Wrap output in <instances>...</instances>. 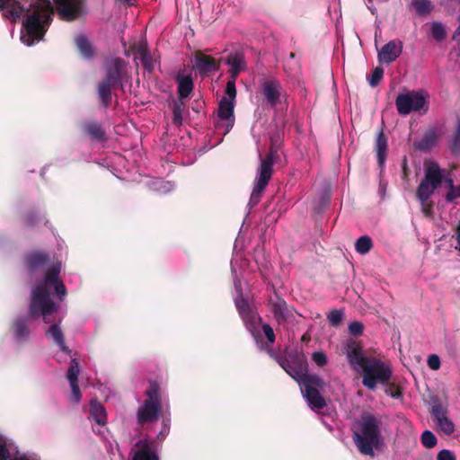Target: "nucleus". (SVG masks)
<instances>
[{
    "instance_id": "1",
    "label": "nucleus",
    "mask_w": 460,
    "mask_h": 460,
    "mask_svg": "<svg viewBox=\"0 0 460 460\" xmlns=\"http://www.w3.org/2000/svg\"><path fill=\"white\" fill-rule=\"evenodd\" d=\"M61 262L57 261L48 269L42 280L34 285L31 292L28 314L33 319L41 318L50 326L45 335L51 340L66 356L71 350L66 345L63 331L60 327L62 316L59 314V303L65 299L66 289L59 279Z\"/></svg>"
},
{
    "instance_id": "2",
    "label": "nucleus",
    "mask_w": 460,
    "mask_h": 460,
    "mask_svg": "<svg viewBox=\"0 0 460 460\" xmlns=\"http://www.w3.org/2000/svg\"><path fill=\"white\" fill-rule=\"evenodd\" d=\"M0 10H4V15L13 21L26 15L21 40L27 46L43 38L53 14L50 0H0Z\"/></svg>"
},
{
    "instance_id": "3",
    "label": "nucleus",
    "mask_w": 460,
    "mask_h": 460,
    "mask_svg": "<svg viewBox=\"0 0 460 460\" xmlns=\"http://www.w3.org/2000/svg\"><path fill=\"white\" fill-rule=\"evenodd\" d=\"M245 260L240 252H234L231 260V273L235 291L234 305L247 331L252 334L258 348L267 350L272 356L270 346L275 341L274 331L267 323L261 324V318L254 309L248 296L243 294L242 282L237 270L243 269Z\"/></svg>"
},
{
    "instance_id": "4",
    "label": "nucleus",
    "mask_w": 460,
    "mask_h": 460,
    "mask_svg": "<svg viewBox=\"0 0 460 460\" xmlns=\"http://www.w3.org/2000/svg\"><path fill=\"white\" fill-rule=\"evenodd\" d=\"M278 362L299 384L303 397L311 410L318 411L325 407V400L318 391L323 386V381L316 375L308 374L306 358L303 353L278 359Z\"/></svg>"
},
{
    "instance_id": "5",
    "label": "nucleus",
    "mask_w": 460,
    "mask_h": 460,
    "mask_svg": "<svg viewBox=\"0 0 460 460\" xmlns=\"http://www.w3.org/2000/svg\"><path fill=\"white\" fill-rule=\"evenodd\" d=\"M343 352L350 367L358 373H363L362 384L369 390H375L378 383L385 384L390 379L391 368L377 358L367 357L356 341L348 340Z\"/></svg>"
},
{
    "instance_id": "6",
    "label": "nucleus",
    "mask_w": 460,
    "mask_h": 460,
    "mask_svg": "<svg viewBox=\"0 0 460 460\" xmlns=\"http://www.w3.org/2000/svg\"><path fill=\"white\" fill-rule=\"evenodd\" d=\"M382 421L371 413H364L353 427V441L358 451L373 456L385 445Z\"/></svg>"
},
{
    "instance_id": "7",
    "label": "nucleus",
    "mask_w": 460,
    "mask_h": 460,
    "mask_svg": "<svg viewBox=\"0 0 460 460\" xmlns=\"http://www.w3.org/2000/svg\"><path fill=\"white\" fill-rule=\"evenodd\" d=\"M146 394L147 399L137 411V420L140 424L153 422L156 420L162 406L166 408L165 413L162 419V429L157 435V438L163 440L169 433L171 418L168 411V398L164 395L156 382H151Z\"/></svg>"
},
{
    "instance_id": "8",
    "label": "nucleus",
    "mask_w": 460,
    "mask_h": 460,
    "mask_svg": "<svg viewBox=\"0 0 460 460\" xmlns=\"http://www.w3.org/2000/svg\"><path fill=\"white\" fill-rule=\"evenodd\" d=\"M444 178V172L435 162H429L425 166V177L420 182L417 190V198L420 200L422 211L425 215H429V208L427 201L433 194L434 190L438 188Z\"/></svg>"
},
{
    "instance_id": "9",
    "label": "nucleus",
    "mask_w": 460,
    "mask_h": 460,
    "mask_svg": "<svg viewBox=\"0 0 460 460\" xmlns=\"http://www.w3.org/2000/svg\"><path fill=\"white\" fill-rule=\"evenodd\" d=\"M236 88L234 81H229L226 87V96H224L218 103L217 120L216 128L223 134H227L234 124V109L235 105Z\"/></svg>"
},
{
    "instance_id": "10",
    "label": "nucleus",
    "mask_w": 460,
    "mask_h": 460,
    "mask_svg": "<svg viewBox=\"0 0 460 460\" xmlns=\"http://www.w3.org/2000/svg\"><path fill=\"white\" fill-rule=\"evenodd\" d=\"M273 160V150L270 152L266 158L261 159V165L258 169L253 190L251 194V203L257 204L259 202L261 193L268 185L272 174Z\"/></svg>"
},
{
    "instance_id": "11",
    "label": "nucleus",
    "mask_w": 460,
    "mask_h": 460,
    "mask_svg": "<svg viewBox=\"0 0 460 460\" xmlns=\"http://www.w3.org/2000/svg\"><path fill=\"white\" fill-rule=\"evenodd\" d=\"M395 103L398 112L402 115H407L411 111H423L426 112L428 111L426 97L422 93L409 92L399 94Z\"/></svg>"
},
{
    "instance_id": "12",
    "label": "nucleus",
    "mask_w": 460,
    "mask_h": 460,
    "mask_svg": "<svg viewBox=\"0 0 460 460\" xmlns=\"http://www.w3.org/2000/svg\"><path fill=\"white\" fill-rule=\"evenodd\" d=\"M260 93L270 107H276L286 102V92L276 78L262 79L260 84Z\"/></svg>"
},
{
    "instance_id": "13",
    "label": "nucleus",
    "mask_w": 460,
    "mask_h": 460,
    "mask_svg": "<svg viewBox=\"0 0 460 460\" xmlns=\"http://www.w3.org/2000/svg\"><path fill=\"white\" fill-rule=\"evenodd\" d=\"M29 315H17L10 325L12 340L17 346L29 343L32 338V331L30 326Z\"/></svg>"
},
{
    "instance_id": "14",
    "label": "nucleus",
    "mask_w": 460,
    "mask_h": 460,
    "mask_svg": "<svg viewBox=\"0 0 460 460\" xmlns=\"http://www.w3.org/2000/svg\"><path fill=\"white\" fill-rule=\"evenodd\" d=\"M106 77L108 82L115 84L121 85L128 78L127 71V64L121 58H111L106 62Z\"/></svg>"
},
{
    "instance_id": "15",
    "label": "nucleus",
    "mask_w": 460,
    "mask_h": 460,
    "mask_svg": "<svg viewBox=\"0 0 460 460\" xmlns=\"http://www.w3.org/2000/svg\"><path fill=\"white\" fill-rule=\"evenodd\" d=\"M131 460H160L157 444L151 439H141L135 443L130 451Z\"/></svg>"
},
{
    "instance_id": "16",
    "label": "nucleus",
    "mask_w": 460,
    "mask_h": 460,
    "mask_svg": "<svg viewBox=\"0 0 460 460\" xmlns=\"http://www.w3.org/2000/svg\"><path fill=\"white\" fill-rule=\"evenodd\" d=\"M430 413L436 422L438 430L446 435H451L455 431V424L448 418V411L445 406L440 403L434 404Z\"/></svg>"
},
{
    "instance_id": "17",
    "label": "nucleus",
    "mask_w": 460,
    "mask_h": 460,
    "mask_svg": "<svg viewBox=\"0 0 460 460\" xmlns=\"http://www.w3.org/2000/svg\"><path fill=\"white\" fill-rule=\"evenodd\" d=\"M403 49L402 41L393 40L385 44L377 51V59L381 64H391L402 54Z\"/></svg>"
},
{
    "instance_id": "18",
    "label": "nucleus",
    "mask_w": 460,
    "mask_h": 460,
    "mask_svg": "<svg viewBox=\"0 0 460 460\" xmlns=\"http://www.w3.org/2000/svg\"><path fill=\"white\" fill-rule=\"evenodd\" d=\"M57 4L58 14L63 20L72 21L77 18L82 13L80 0H54Z\"/></svg>"
},
{
    "instance_id": "19",
    "label": "nucleus",
    "mask_w": 460,
    "mask_h": 460,
    "mask_svg": "<svg viewBox=\"0 0 460 460\" xmlns=\"http://www.w3.org/2000/svg\"><path fill=\"white\" fill-rule=\"evenodd\" d=\"M269 305L276 321L279 324L287 323L293 316L292 310L288 308L286 301L277 294L270 298Z\"/></svg>"
},
{
    "instance_id": "20",
    "label": "nucleus",
    "mask_w": 460,
    "mask_h": 460,
    "mask_svg": "<svg viewBox=\"0 0 460 460\" xmlns=\"http://www.w3.org/2000/svg\"><path fill=\"white\" fill-rule=\"evenodd\" d=\"M49 257L40 252H32L26 257V266L28 270L32 273L33 271L43 268L48 261Z\"/></svg>"
},
{
    "instance_id": "21",
    "label": "nucleus",
    "mask_w": 460,
    "mask_h": 460,
    "mask_svg": "<svg viewBox=\"0 0 460 460\" xmlns=\"http://www.w3.org/2000/svg\"><path fill=\"white\" fill-rule=\"evenodd\" d=\"M83 130L92 140L102 142L106 139L105 131L97 121H85L83 124Z\"/></svg>"
},
{
    "instance_id": "22",
    "label": "nucleus",
    "mask_w": 460,
    "mask_h": 460,
    "mask_svg": "<svg viewBox=\"0 0 460 460\" xmlns=\"http://www.w3.org/2000/svg\"><path fill=\"white\" fill-rule=\"evenodd\" d=\"M227 64L231 67L232 77L234 82L238 74L244 70L245 62L243 53L241 52H234L228 55L227 57Z\"/></svg>"
},
{
    "instance_id": "23",
    "label": "nucleus",
    "mask_w": 460,
    "mask_h": 460,
    "mask_svg": "<svg viewBox=\"0 0 460 460\" xmlns=\"http://www.w3.org/2000/svg\"><path fill=\"white\" fill-rule=\"evenodd\" d=\"M90 414L93 420L101 426L107 423V413L104 407L97 401L91 400L90 402Z\"/></svg>"
},
{
    "instance_id": "24",
    "label": "nucleus",
    "mask_w": 460,
    "mask_h": 460,
    "mask_svg": "<svg viewBox=\"0 0 460 460\" xmlns=\"http://www.w3.org/2000/svg\"><path fill=\"white\" fill-rule=\"evenodd\" d=\"M376 152L378 164L382 168L385 165L387 155V140L383 131H380L377 134L376 140Z\"/></svg>"
},
{
    "instance_id": "25",
    "label": "nucleus",
    "mask_w": 460,
    "mask_h": 460,
    "mask_svg": "<svg viewBox=\"0 0 460 460\" xmlns=\"http://www.w3.org/2000/svg\"><path fill=\"white\" fill-rule=\"evenodd\" d=\"M438 141V134L435 130H429L424 133L422 137L414 143L417 149L428 151L432 148Z\"/></svg>"
},
{
    "instance_id": "26",
    "label": "nucleus",
    "mask_w": 460,
    "mask_h": 460,
    "mask_svg": "<svg viewBox=\"0 0 460 460\" xmlns=\"http://www.w3.org/2000/svg\"><path fill=\"white\" fill-rule=\"evenodd\" d=\"M76 47L84 58L91 59L94 56V49L84 35H78L75 40Z\"/></svg>"
},
{
    "instance_id": "27",
    "label": "nucleus",
    "mask_w": 460,
    "mask_h": 460,
    "mask_svg": "<svg viewBox=\"0 0 460 460\" xmlns=\"http://www.w3.org/2000/svg\"><path fill=\"white\" fill-rule=\"evenodd\" d=\"M195 67L201 74H208L217 69L215 60L209 57H197Z\"/></svg>"
},
{
    "instance_id": "28",
    "label": "nucleus",
    "mask_w": 460,
    "mask_h": 460,
    "mask_svg": "<svg viewBox=\"0 0 460 460\" xmlns=\"http://www.w3.org/2000/svg\"><path fill=\"white\" fill-rule=\"evenodd\" d=\"M178 93L181 99L187 98L193 89V82L190 75L178 76Z\"/></svg>"
},
{
    "instance_id": "29",
    "label": "nucleus",
    "mask_w": 460,
    "mask_h": 460,
    "mask_svg": "<svg viewBox=\"0 0 460 460\" xmlns=\"http://www.w3.org/2000/svg\"><path fill=\"white\" fill-rule=\"evenodd\" d=\"M173 182L163 179H154L149 182V188L160 194H166L174 189Z\"/></svg>"
},
{
    "instance_id": "30",
    "label": "nucleus",
    "mask_w": 460,
    "mask_h": 460,
    "mask_svg": "<svg viewBox=\"0 0 460 460\" xmlns=\"http://www.w3.org/2000/svg\"><path fill=\"white\" fill-rule=\"evenodd\" d=\"M135 58L138 59L141 62L142 66L147 72L150 73L153 71L154 65L151 61L150 56L147 52L146 46L145 43L141 42L139 44L137 53Z\"/></svg>"
},
{
    "instance_id": "31",
    "label": "nucleus",
    "mask_w": 460,
    "mask_h": 460,
    "mask_svg": "<svg viewBox=\"0 0 460 460\" xmlns=\"http://www.w3.org/2000/svg\"><path fill=\"white\" fill-rule=\"evenodd\" d=\"M116 85L103 79L99 86H98V94L99 97L103 103V105L107 106L111 99V89Z\"/></svg>"
},
{
    "instance_id": "32",
    "label": "nucleus",
    "mask_w": 460,
    "mask_h": 460,
    "mask_svg": "<svg viewBox=\"0 0 460 460\" xmlns=\"http://www.w3.org/2000/svg\"><path fill=\"white\" fill-rule=\"evenodd\" d=\"M253 260L259 270H266L270 266V261L263 247L258 246L255 248Z\"/></svg>"
},
{
    "instance_id": "33",
    "label": "nucleus",
    "mask_w": 460,
    "mask_h": 460,
    "mask_svg": "<svg viewBox=\"0 0 460 460\" xmlns=\"http://www.w3.org/2000/svg\"><path fill=\"white\" fill-rule=\"evenodd\" d=\"M411 6L419 15H427L432 10L430 0H411Z\"/></svg>"
},
{
    "instance_id": "34",
    "label": "nucleus",
    "mask_w": 460,
    "mask_h": 460,
    "mask_svg": "<svg viewBox=\"0 0 460 460\" xmlns=\"http://www.w3.org/2000/svg\"><path fill=\"white\" fill-rule=\"evenodd\" d=\"M373 246L372 239L368 235L360 236L355 243V249L359 254L367 253Z\"/></svg>"
},
{
    "instance_id": "35",
    "label": "nucleus",
    "mask_w": 460,
    "mask_h": 460,
    "mask_svg": "<svg viewBox=\"0 0 460 460\" xmlns=\"http://www.w3.org/2000/svg\"><path fill=\"white\" fill-rule=\"evenodd\" d=\"M80 373L79 363L75 358H72L71 365L66 373V378L69 384L78 383V376Z\"/></svg>"
},
{
    "instance_id": "36",
    "label": "nucleus",
    "mask_w": 460,
    "mask_h": 460,
    "mask_svg": "<svg viewBox=\"0 0 460 460\" xmlns=\"http://www.w3.org/2000/svg\"><path fill=\"white\" fill-rule=\"evenodd\" d=\"M430 31H431L432 37L438 41L443 40L446 37L445 28H444L443 24L440 22H432L431 27H430Z\"/></svg>"
},
{
    "instance_id": "37",
    "label": "nucleus",
    "mask_w": 460,
    "mask_h": 460,
    "mask_svg": "<svg viewBox=\"0 0 460 460\" xmlns=\"http://www.w3.org/2000/svg\"><path fill=\"white\" fill-rule=\"evenodd\" d=\"M421 443L427 448H432L436 446L438 439L430 430H425L421 434Z\"/></svg>"
},
{
    "instance_id": "38",
    "label": "nucleus",
    "mask_w": 460,
    "mask_h": 460,
    "mask_svg": "<svg viewBox=\"0 0 460 460\" xmlns=\"http://www.w3.org/2000/svg\"><path fill=\"white\" fill-rule=\"evenodd\" d=\"M10 450L7 447V445L5 442L0 441V460H8L10 458ZM12 460H31L29 457L25 456H15Z\"/></svg>"
},
{
    "instance_id": "39",
    "label": "nucleus",
    "mask_w": 460,
    "mask_h": 460,
    "mask_svg": "<svg viewBox=\"0 0 460 460\" xmlns=\"http://www.w3.org/2000/svg\"><path fill=\"white\" fill-rule=\"evenodd\" d=\"M383 75H384V69L381 66H376L373 70L370 77L368 78V83H369L370 86H372V87L376 86L379 84V82L381 81Z\"/></svg>"
},
{
    "instance_id": "40",
    "label": "nucleus",
    "mask_w": 460,
    "mask_h": 460,
    "mask_svg": "<svg viewBox=\"0 0 460 460\" xmlns=\"http://www.w3.org/2000/svg\"><path fill=\"white\" fill-rule=\"evenodd\" d=\"M328 321L332 326H338L343 318V311L342 310H332L327 315Z\"/></svg>"
},
{
    "instance_id": "41",
    "label": "nucleus",
    "mask_w": 460,
    "mask_h": 460,
    "mask_svg": "<svg viewBox=\"0 0 460 460\" xmlns=\"http://www.w3.org/2000/svg\"><path fill=\"white\" fill-rule=\"evenodd\" d=\"M451 149L454 153L460 152V119L452 137Z\"/></svg>"
},
{
    "instance_id": "42",
    "label": "nucleus",
    "mask_w": 460,
    "mask_h": 460,
    "mask_svg": "<svg viewBox=\"0 0 460 460\" xmlns=\"http://www.w3.org/2000/svg\"><path fill=\"white\" fill-rule=\"evenodd\" d=\"M447 181H448V185H449V190L447 194V200L448 202H452L456 198H460V185L457 187H455L453 185V181L451 179H449Z\"/></svg>"
},
{
    "instance_id": "43",
    "label": "nucleus",
    "mask_w": 460,
    "mask_h": 460,
    "mask_svg": "<svg viewBox=\"0 0 460 460\" xmlns=\"http://www.w3.org/2000/svg\"><path fill=\"white\" fill-rule=\"evenodd\" d=\"M312 360L318 366V367H323L327 364L328 358L325 352L320 350V351H314L312 354Z\"/></svg>"
},
{
    "instance_id": "44",
    "label": "nucleus",
    "mask_w": 460,
    "mask_h": 460,
    "mask_svg": "<svg viewBox=\"0 0 460 460\" xmlns=\"http://www.w3.org/2000/svg\"><path fill=\"white\" fill-rule=\"evenodd\" d=\"M364 325L361 322L355 321L349 324V332L353 336H359L362 334Z\"/></svg>"
},
{
    "instance_id": "45",
    "label": "nucleus",
    "mask_w": 460,
    "mask_h": 460,
    "mask_svg": "<svg viewBox=\"0 0 460 460\" xmlns=\"http://www.w3.org/2000/svg\"><path fill=\"white\" fill-rule=\"evenodd\" d=\"M71 387V400L75 403H79L82 399V394L80 392V388L78 383L69 384Z\"/></svg>"
},
{
    "instance_id": "46",
    "label": "nucleus",
    "mask_w": 460,
    "mask_h": 460,
    "mask_svg": "<svg viewBox=\"0 0 460 460\" xmlns=\"http://www.w3.org/2000/svg\"><path fill=\"white\" fill-rule=\"evenodd\" d=\"M440 365H441L440 358L438 355L431 354L428 358V366L430 369L438 370V369H439Z\"/></svg>"
},
{
    "instance_id": "47",
    "label": "nucleus",
    "mask_w": 460,
    "mask_h": 460,
    "mask_svg": "<svg viewBox=\"0 0 460 460\" xmlns=\"http://www.w3.org/2000/svg\"><path fill=\"white\" fill-rule=\"evenodd\" d=\"M437 460H456V457L451 451L447 449H442L438 452Z\"/></svg>"
},
{
    "instance_id": "48",
    "label": "nucleus",
    "mask_w": 460,
    "mask_h": 460,
    "mask_svg": "<svg viewBox=\"0 0 460 460\" xmlns=\"http://www.w3.org/2000/svg\"><path fill=\"white\" fill-rule=\"evenodd\" d=\"M173 122L175 124L181 123V109L179 105H176L173 109Z\"/></svg>"
},
{
    "instance_id": "49",
    "label": "nucleus",
    "mask_w": 460,
    "mask_h": 460,
    "mask_svg": "<svg viewBox=\"0 0 460 460\" xmlns=\"http://www.w3.org/2000/svg\"><path fill=\"white\" fill-rule=\"evenodd\" d=\"M385 392L393 398H399L401 396V392L394 386L387 388Z\"/></svg>"
},
{
    "instance_id": "50",
    "label": "nucleus",
    "mask_w": 460,
    "mask_h": 460,
    "mask_svg": "<svg viewBox=\"0 0 460 460\" xmlns=\"http://www.w3.org/2000/svg\"><path fill=\"white\" fill-rule=\"evenodd\" d=\"M458 22H459V25H458V27L456 28V30L455 31V32L453 34V40H460V14H459V17H458Z\"/></svg>"
},
{
    "instance_id": "51",
    "label": "nucleus",
    "mask_w": 460,
    "mask_h": 460,
    "mask_svg": "<svg viewBox=\"0 0 460 460\" xmlns=\"http://www.w3.org/2000/svg\"><path fill=\"white\" fill-rule=\"evenodd\" d=\"M302 341H308L310 340V337L307 333L304 334L301 338Z\"/></svg>"
}]
</instances>
